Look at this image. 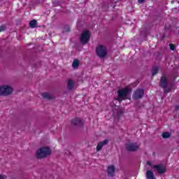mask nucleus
Segmentation results:
<instances>
[{"mask_svg":"<svg viewBox=\"0 0 179 179\" xmlns=\"http://www.w3.org/2000/svg\"><path fill=\"white\" fill-rule=\"evenodd\" d=\"M127 152H136L139 149V145L136 143H129L125 145Z\"/></svg>","mask_w":179,"mask_h":179,"instance_id":"423d86ee","label":"nucleus"},{"mask_svg":"<svg viewBox=\"0 0 179 179\" xmlns=\"http://www.w3.org/2000/svg\"><path fill=\"white\" fill-rule=\"evenodd\" d=\"M131 93V89L128 87L120 89L117 91V100L119 101H122L125 100L128 96Z\"/></svg>","mask_w":179,"mask_h":179,"instance_id":"f03ea898","label":"nucleus"},{"mask_svg":"<svg viewBox=\"0 0 179 179\" xmlns=\"http://www.w3.org/2000/svg\"><path fill=\"white\" fill-rule=\"evenodd\" d=\"M89 41H90V31L85 30L80 36V43L81 44H87Z\"/></svg>","mask_w":179,"mask_h":179,"instance_id":"39448f33","label":"nucleus"},{"mask_svg":"<svg viewBox=\"0 0 179 179\" xmlns=\"http://www.w3.org/2000/svg\"><path fill=\"white\" fill-rule=\"evenodd\" d=\"M138 3H143L145 0H138Z\"/></svg>","mask_w":179,"mask_h":179,"instance_id":"393cba45","label":"nucleus"},{"mask_svg":"<svg viewBox=\"0 0 179 179\" xmlns=\"http://www.w3.org/2000/svg\"><path fill=\"white\" fill-rule=\"evenodd\" d=\"M71 125L73 127H83V122L80 118L76 117L71 120Z\"/></svg>","mask_w":179,"mask_h":179,"instance_id":"1a4fd4ad","label":"nucleus"},{"mask_svg":"<svg viewBox=\"0 0 179 179\" xmlns=\"http://www.w3.org/2000/svg\"><path fill=\"white\" fill-rule=\"evenodd\" d=\"M151 72L152 73V76H155V75H157V72H159V66H154L151 69Z\"/></svg>","mask_w":179,"mask_h":179,"instance_id":"a211bd4d","label":"nucleus"},{"mask_svg":"<svg viewBox=\"0 0 179 179\" xmlns=\"http://www.w3.org/2000/svg\"><path fill=\"white\" fill-rule=\"evenodd\" d=\"M29 27L31 29H36V27H37V20H31L29 22Z\"/></svg>","mask_w":179,"mask_h":179,"instance_id":"2eb2a0df","label":"nucleus"},{"mask_svg":"<svg viewBox=\"0 0 179 179\" xmlns=\"http://www.w3.org/2000/svg\"><path fill=\"white\" fill-rule=\"evenodd\" d=\"M143 94H145V91L143 90L137 89L133 94V99L134 100H139L143 97Z\"/></svg>","mask_w":179,"mask_h":179,"instance_id":"0eeeda50","label":"nucleus"},{"mask_svg":"<svg viewBox=\"0 0 179 179\" xmlns=\"http://www.w3.org/2000/svg\"><path fill=\"white\" fill-rule=\"evenodd\" d=\"M146 178L147 179H155V173H153V171L148 170L146 171Z\"/></svg>","mask_w":179,"mask_h":179,"instance_id":"4468645a","label":"nucleus"},{"mask_svg":"<svg viewBox=\"0 0 179 179\" xmlns=\"http://www.w3.org/2000/svg\"><path fill=\"white\" fill-rule=\"evenodd\" d=\"M96 53L99 58H104L107 55V48L103 45H99L96 48Z\"/></svg>","mask_w":179,"mask_h":179,"instance_id":"7ed1b4c3","label":"nucleus"},{"mask_svg":"<svg viewBox=\"0 0 179 179\" xmlns=\"http://www.w3.org/2000/svg\"><path fill=\"white\" fill-rule=\"evenodd\" d=\"M108 143V139H105L103 141H101L96 145V152H100L103 149V146H106Z\"/></svg>","mask_w":179,"mask_h":179,"instance_id":"9b49d317","label":"nucleus"},{"mask_svg":"<svg viewBox=\"0 0 179 179\" xmlns=\"http://www.w3.org/2000/svg\"><path fill=\"white\" fill-rule=\"evenodd\" d=\"M49 155H51V150L48 147L41 148L36 152L37 159H44V157H47Z\"/></svg>","mask_w":179,"mask_h":179,"instance_id":"f257e3e1","label":"nucleus"},{"mask_svg":"<svg viewBox=\"0 0 179 179\" xmlns=\"http://www.w3.org/2000/svg\"><path fill=\"white\" fill-rule=\"evenodd\" d=\"M80 64V62H79L78 59H74L73 61L72 66L73 68H78Z\"/></svg>","mask_w":179,"mask_h":179,"instance_id":"f3484780","label":"nucleus"},{"mask_svg":"<svg viewBox=\"0 0 179 179\" xmlns=\"http://www.w3.org/2000/svg\"><path fill=\"white\" fill-rule=\"evenodd\" d=\"M175 110H176V111H178L179 110V106L178 105H176L175 106Z\"/></svg>","mask_w":179,"mask_h":179,"instance_id":"b1692460","label":"nucleus"},{"mask_svg":"<svg viewBox=\"0 0 179 179\" xmlns=\"http://www.w3.org/2000/svg\"><path fill=\"white\" fill-rule=\"evenodd\" d=\"M162 136L164 139H169V138L171 136V134H170L169 132H164Z\"/></svg>","mask_w":179,"mask_h":179,"instance_id":"6ab92c4d","label":"nucleus"},{"mask_svg":"<svg viewBox=\"0 0 179 179\" xmlns=\"http://www.w3.org/2000/svg\"><path fill=\"white\" fill-rule=\"evenodd\" d=\"M171 90V89H170V88H167V87H166V88H164V93H170V91Z\"/></svg>","mask_w":179,"mask_h":179,"instance_id":"4be33fe9","label":"nucleus"},{"mask_svg":"<svg viewBox=\"0 0 179 179\" xmlns=\"http://www.w3.org/2000/svg\"><path fill=\"white\" fill-rule=\"evenodd\" d=\"M13 92V88L8 85H2L0 87V96H9Z\"/></svg>","mask_w":179,"mask_h":179,"instance_id":"20e7f679","label":"nucleus"},{"mask_svg":"<svg viewBox=\"0 0 179 179\" xmlns=\"http://www.w3.org/2000/svg\"><path fill=\"white\" fill-rule=\"evenodd\" d=\"M169 86V80H167L166 76H162L159 81V87L162 89H166Z\"/></svg>","mask_w":179,"mask_h":179,"instance_id":"6e6552de","label":"nucleus"},{"mask_svg":"<svg viewBox=\"0 0 179 179\" xmlns=\"http://www.w3.org/2000/svg\"><path fill=\"white\" fill-rule=\"evenodd\" d=\"M75 86V83L72 80H69L67 83V87L69 89V90H72Z\"/></svg>","mask_w":179,"mask_h":179,"instance_id":"dca6fc26","label":"nucleus"},{"mask_svg":"<svg viewBox=\"0 0 179 179\" xmlns=\"http://www.w3.org/2000/svg\"><path fill=\"white\" fill-rule=\"evenodd\" d=\"M1 31H5V26H1V27H0V33H1Z\"/></svg>","mask_w":179,"mask_h":179,"instance_id":"5701e85b","label":"nucleus"},{"mask_svg":"<svg viewBox=\"0 0 179 179\" xmlns=\"http://www.w3.org/2000/svg\"><path fill=\"white\" fill-rule=\"evenodd\" d=\"M41 96L43 99H46V100H52L53 99L52 95L48 92H43Z\"/></svg>","mask_w":179,"mask_h":179,"instance_id":"ddd939ff","label":"nucleus"},{"mask_svg":"<svg viewBox=\"0 0 179 179\" xmlns=\"http://www.w3.org/2000/svg\"><path fill=\"white\" fill-rule=\"evenodd\" d=\"M179 33V32H178Z\"/></svg>","mask_w":179,"mask_h":179,"instance_id":"cd10ccee","label":"nucleus"},{"mask_svg":"<svg viewBox=\"0 0 179 179\" xmlns=\"http://www.w3.org/2000/svg\"><path fill=\"white\" fill-rule=\"evenodd\" d=\"M169 47H170V49L171 50V51H174V50H176V45H174V44H173V43H170Z\"/></svg>","mask_w":179,"mask_h":179,"instance_id":"412c9836","label":"nucleus"},{"mask_svg":"<svg viewBox=\"0 0 179 179\" xmlns=\"http://www.w3.org/2000/svg\"><path fill=\"white\" fill-rule=\"evenodd\" d=\"M114 173H115V167L112 165L108 167V174L110 177H114Z\"/></svg>","mask_w":179,"mask_h":179,"instance_id":"f8f14e48","label":"nucleus"},{"mask_svg":"<svg viewBox=\"0 0 179 179\" xmlns=\"http://www.w3.org/2000/svg\"><path fill=\"white\" fill-rule=\"evenodd\" d=\"M147 164H148V166H152V162H150V161H148L147 162Z\"/></svg>","mask_w":179,"mask_h":179,"instance_id":"a878e982","label":"nucleus"},{"mask_svg":"<svg viewBox=\"0 0 179 179\" xmlns=\"http://www.w3.org/2000/svg\"><path fill=\"white\" fill-rule=\"evenodd\" d=\"M0 179H3V176H0Z\"/></svg>","mask_w":179,"mask_h":179,"instance_id":"bb28decb","label":"nucleus"},{"mask_svg":"<svg viewBox=\"0 0 179 179\" xmlns=\"http://www.w3.org/2000/svg\"><path fill=\"white\" fill-rule=\"evenodd\" d=\"M153 169L157 170L159 174L166 173V168L163 164L154 165Z\"/></svg>","mask_w":179,"mask_h":179,"instance_id":"9d476101","label":"nucleus"},{"mask_svg":"<svg viewBox=\"0 0 179 179\" xmlns=\"http://www.w3.org/2000/svg\"><path fill=\"white\" fill-rule=\"evenodd\" d=\"M69 31H71V27L69 26L64 27L63 33H69Z\"/></svg>","mask_w":179,"mask_h":179,"instance_id":"aec40b11","label":"nucleus"}]
</instances>
